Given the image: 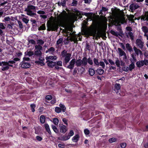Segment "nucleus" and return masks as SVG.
<instances>
[{"instance_id":"1","label":"nucleus","mask_w":148,"mask_h":148,"mask_svg":"<svg viewBox=\"0 0 148 148\" xmlns=\"http://www.w3.org/2000/svg\"><path fill=\"white\" fill-rule=\"evenodd\" d=\"M34 56L36 57H40L42 56V51L43 47L40 45H35L34 46Z\"/></svg>"},{"instance_id":"2","label":"nucleus","mask_w":148,"mask_h":148,"mask_svg":"<svg viewBox=\"0 0 148 148\" xmlns=\"http://www.w3.org/2000/svg\"><path fill=\"white\" fill-rule=\"evenodd\" d=\"M84 33L85 35L87 37H89V36H94L97 34V30L96 29L92 28L86 30Z\"/></svg>"},{"instance_id":"3","label":"nucleus","mask_w":148,"mask_h":148,"mask_svg":"<svg viewBox=\"0 0 148 148\" xmlns=\"http://www.w3.org/2000/svg\"><path fill=\"white\" fill-rule=\"evenodd\" d=\"M48 31H55L57 30L58 28V24L55 22H53L49 23L47 25Z\"/></svg>"},{"instance_id":"4","label":"nucleus","mask_w":148,"mask_h":148,"mask_svg":"<svg viewBox=\"0 0 148 148\" xmlns=\"http://www.w3.org/2000/svg\"><path fill=\"white\" fill-rule=\"evenodd\" d=\"M136 44L140 49H142L144 48V42L142 39H137L136 40Z\"/></svg>"},{"instance_id":"5","label":"nucleus","mask_w":148,"mask_h":148,"mask_svg":"<svg viewBox=\"0 0 148 148\" xmlns=\"http://www.w3.org/2000/svg\"><path fill=\"white\" fill-rule=\"evenodd\" d=\"M118 10L119 11V13H121V15H120L121 16H119L118 18V21L120 23L123 24L125 22V18H124V15L123 10Z\"/></svg>"},{"instance_id":"6","label":"nucleus","mask_w":148,"mask_h":148,"mask_svg":"<svg viewBox=\"0 0 148 148\" xmlns=\"http://www.w3.org/2000/svg\"><path fill=\"white\" fill-rule=\"evenodd\" d=\"M57 15L60 19H62L66 18L68 17V14L64 10L62 11V12L60 13L59 14H57Z\"/></svg>"},{"instance_id":"7","label":"nucleus","mask_w":148,"mask_h":148,"mask_svg":"<svg viewBox=\"0 0 148 148\" xmlns=\"http://www.w3.org/2000/svg\"><path fill=\"white\" fill-rule=\"evenodd\" d=\"M2 67L1 70L3 71H5L8 70L9 69V66L12 67V65L9 64L7 62H2Z\"/></svg>"},{"instance_id":"8","label":"nucleus","mask_w":148,"mask_h":148,"mask_svg":"<svg viewBox=\"0 0 148 148\" xmlns=\"http://www.w3.org/2000/svg\"><path fill=\"white\" fill-rule=\"evenodd\" d=\"M75 65L77 67H80L82 66H85L84 58H83L82 60L80 59L77 60H75Z\"/></svg>"},{"instance_id":"9","label":"nucleus","mask_w":148,"mask_h":148,"mask_svg":"<svg viewBox=\"0 0 148 148\" xmlns=\"http://www.w3.org/2000/svg\"><path fill=\"white\" fill-rule=\"evenodd\" d=\"M31 66L30 63L24 61L21 62L19 64V66L22 68L27 69L29 68Z\"/></svg>"},{"instance_id":"10","label":"nucleus","mask_w":148,"mask_h":148,"mask_svg":"<svg viewBox=\"0 0 148 148\" xmlns=\"http://www.w3.org/2000/svg\"><path fill=\"white\" fill-rule=\"evenodd\" d=\"M121 88V85L117 83L115 84L114 88L113 90L114 91L116 94H118L120 91V88Z\"/></svg>"},{"instance_id":"11","label":"nucleus","mask_w":148,"mask_h":148,"mask_svg":"<svg viewBox=\"0 0 148 148\" xmlns=\"http://www.w3.org/2000/svg\"><path fill=\"white\" fill-rule=\"evenodd\" d=\"M84 62L85 66H86L88 63L90 65H92L93 64V62L92 59L90 57H89L88 59L86 57H84Z\"/></svg>"},{"instance_id":"12","label":"nucleus","mask_w":148,"mask_h":148,"mask_svg":"<svg viewBox=\"0 0 148 148\" xmlns=\"http://www.w3.org/2000/svg\"><path fill=\"white\" fill-rule=\"evenodd\" d=\"M75 64V59H73L69 62V64L68 65L67 68L70 69H73Z\"/></svg>"},{"instance_id":"13","label":"nucleus","mask_w":148,"mask_h":148,"mask_svg":"<svg viewBox=\"0 0 148 148\" xmlns=\"http://www.w3.org/2000/svg\"><path fill=\"white\" fill-rule=\"evenodd\" d=\"M59 127L60 132L65 133L67 131L66 127L62 124H59Z\"/></svg>"},{"instance_id":"14","label":"nucleus","mask_w":148,"mask_h":148,"mask_svg":"<svg viewBox=\"0 0 148 148\" xmlns=\"http://www.w3.org/2000/svg\"><path fill=\"white\" fill-rule=\"evenodd\" d=\"M71 56V54L68 53L67 55L65 56L64 58V61H63V64L64 63L65 64H67L70 61V58Z\"/></svg>"},{"instance_id":"15","label":"nucleus","mask_w":148,"mask_h":148,"mask_svg":"<svg viewBox=\"0 0 148 148\" xmlns=\"http://www.w3.org/2000/svg\"><path fill=\"white\" fill-rule=\"evenodd\" d=\"M133 49L135 52V54L137 56H138L139 54H140V55H143V53L142 52L136 47L134 46L133 47Z\"/></svg>"},{"instance_id":"16","label":"nucleus","mask_w":148,"mask_h":148,"mask_svg":"<svg viewBox=\"0 0 148 148\" xmlns=\"http://www.w3.org/2000/svg\"><path fill=\"white\" fill-rule=\"evenodd\" d=\"M139 7V5L136 3L131 4L130 6V9H137Z\"/></svg>"},{"instance_id":"17","label":"nucleus","mask_w":148,"mask_h":148,"mask_svg":"<svg viewBox=\"0 0 148 148\" xmlns=\"http://www.w3.org/2000/svg\"><path fill=\"white\" fill-rule=\"evenodd\" d=\"M63 39L62 38H60L57 41L56 47H59V46H62L63 44Z\"/></svg>"},{"instance_id":"18","label":"nucleus","mask_w":148,"mask_h":148,"mask_svg":"<svg viewBox=\"0 0 148 148\" xmlns=\"http://www.w3.org/2000/svg\"><path fill=\"white\" fill-rule=\"evenodd\" d=\"M47 64L48 66L52 68L56 66V62L51 61L47 60Z\"/></svg>"},{"instance_id":"19","label":"nucleus","mask_w":148,"mask_h":148,"mask_svg":"<svg viewBox=\"0 0 148 148\" xmlns=\"http://www.w3.org/2000/svg\"><path fill=\"white\" fill-rule=\"evenodd\" d=\"M143 62V60L138 61L136 62V65L138 67L140 68L144 65Z\"/></svg>"},{"instance_id":"20","label":"nucleus","mask_w":148,"mask_h":148,"mask_svg":"<svg viewBox=\"0 0 148 148\" xmlns=\"http://www.w3.org/2000/svg\"><path fill=\"white\" fill-rule=\"evenodd\" d=\"M117 50L120 56H122L126 53L122 49L120 48H118Z\"/></svg>"},{"instance_id":"21","label":"nucleus","mask_w":148,"mask_h":148,"mask_svg":"<svg viewBox=\"0 0 148 148\" xmlns=\"http://www.w3.org/2000/svg\"><path fill=\"white\" fill-rule=\"evenodd\" d=\"M125 47L127 50L130 52L133 51L131 45L129 43H127L125 45Z\"/></svg>"},{"instance_id":"22","label":"nucleus","mask_w":148,"mask_h":148,"mask_svg":"<svg viewBox=\"0 0 148 148\" xmlns=\"http://www.w3.org/2000/svg\"><path fill=\"white\" fill-rule=\"evenodd\" d=\"M96 72L97 74L99 75H102L104 73V71L103 69H100V67H99V69H98L96 70Z\"/></svg>"},{"instance_id":"23","label":"nucleus","mask_w":148,"mask_h":148,"mask_svg":"<svg viewBox=\"0 0 148 148\" xmlns=\"http://www.w3.org/2000/svg\"><path fill=\"white\" fill-rule=\"evenodd\" d=\"M44 125L47 131L49 134H51V132L48 124L47 123H45Z\"/></svg>"},{"instance_id":"24","label":"nucleus","mask_w":148,"mask_h":148,"mask_svg":"<svg viewBox=\"0 0 148 148\" xmlns=\"http://www.w3.org/2000/svg\"><path fill=\"white\" fill-rule=\"evenodd\" d=\"M25 11H26L27 15L31 16H33L36 14L35 13L32 12L31 10H25Z\"/></svg>"},{"instance_id":"25","label":"nucleus","mask_w":148,"mask_h":148,"mask_svg":"<svg viewBox=\"0 0 148 148\" xmlns=\"http://www.w3.org/2000/svg\"><path fill=\"white\" fill-rule=\"evenodd\" d=\"M93 61L94 65L99 67V62L98 59L96 58H94L93 59Z\"/></svg>"},{"instance_id":"26","label":"nucleus","mask_w":148,"mask_h":148,"mask_svg":"<svg viewBox=\"0 0 148 148\" xmlns=\"http://www.w3.org/2000/svg\"><path fill=\"white\" fill-rule=\"evenodd\" d=\"M79 135L77 134L73 137L72 140L74 142H77L79 139Z\"/></svg>"},{"instance_id":"27","label":"nucleus","mask_w":148,"mask_h":148,"mask_svg":"<svg viewBox=\"0 0 148 148\" xmlns=\"http://www.w3.org/2000/svg\"><path fill=\"white\" fill-rule=\"evenodd\" d=\"M88 72L90 75L93 76L95 74V71L92 68H89L88 69Z\"/></svg>"},{"instance_id":"28","label":"nucleus","mask_w":148,"mask_h":148,"mask_svg":"<svg viewBox=\"0 0 148 148\" xmlns=\"http://www.w3.org/2000/svg\"><path fill=\"white\" fill-rule=\"evenodd\" d=\"M37 45H42L44 43V42L42 40L38 39L37 41Z\"/></svg>"},{"instance_id":"29","label":"nucleus","mask_w":148,"mask_h":148,"mask_svg":"<svg viewBox=\"0 0 148 148\" xmlns=\"http://www.w3.org/2000/svg\"><path fill=\"white\" fill-rule=\"evenodd\" d=\"M59 106H60V108L61 109V111L62 110L63 112H65L66 108L64 105L60 103L59 104Z\"/></svg>"},{"instance_id":"30","label":"nucleus","mask_w":148,"mask_h":148,"mask_svg":"<svg viewBox=\"0 0 148 148\" xmlns=\"http://www.w3.org/2000/svg\"><path fill=\"white\" fill-rule=\"evenodd\" d=\"M47 60L48 59H50L53 60H55L57 59V57L56 56H49L47 57L46 58Z\"/></svg>"},{"instance_id":"31","label":"nucleus","mask_w":148,"mask_h":148,"mask_svg":"<svg viewBox=\"0 0 148 148\" xmlns=\"http://www.w3.org/2000/svg\"><path fill=\"white\" fill-rule=\"evenodd\" d=\"M135 67L134 62H132L131 64L130 65L129 67L130 69V71H132L135 68Z\"/></svg>"},{"instance_id":"32","label":"nucleus","mask_w":148,"mask_h":148,"mask_svg":"<svg viewBox=\"0 0 148 148\" xmlns=\"http://www.w3.org/2000/svg\"><path fill=\"white\" fill-rule=\"evenodd\" d=\"M69 136L68 135L63 136L61 137V140H66L69 139L70 138Z\"/></svg>"},{"instance_id":"33","label":"nucleus","mask_w":148,"mask_h":148,"mask_svg":"<svg viewBox=\"0 0 148 148\" xmlns=\"http://www.w3.org/2000/svg\"><path fill=\"white\" fill-rule=\"evenodd\" d=\"M85 71V69L83 67H82L78 71V73L79 75H81Z\"/></svg>"},{"instance_id":"34","label":"nucleus","mask_w":148,"mask_h":148,"mask_svg":"<svg viewBox=\"0 0 148 148\" xmlns=\"http://www.w3.org/2000/svg\"><path fill=\"white\" fill-rule=\"evenodd\" d=\"M68 53H67V51L65 50H63L62 51L61 53V55L63 58L65 56L67 55Z\"/></svg>"},{"instance_id":"35","label":"nucleus","mask_w":148,"mask_h":148,"mask_svg":"<svg viewBox=\"0 0 148 148\" xmlns=\"http://www.w3.org/2000/svg\"><path fill=\"white\" fill-rule=\"evenodd\" d=\"M40 121L42 123H44L45 121V116L43 115H41L40 117Z\"/></svg>"},{"instance_id":"36","label":"nucleus","mask_w":148,"mask_h":148,"mask_svg":"<svg viewBox=\"0 0 148 148\" xmlns=\"http://www.w3.org/2000/svg\"><path fill=\"white\" fill-rule=\"evenodd\" d=\"M53 123L56 125H57L59 121L58 119L56 118H54L53 119Z\"/></svg>"},{"instance_id":"37","label":"nucleus","mask_w":148,"mask_h":148,"mask_svg":"<svg viewBox=\"0 0 148 148\" xmlns=\"http://www.w3.org/2000/svg\"><path fill=\"white\" fill-rule=\"evenodd\" d=\"M41 56L38 57H39V60L40 61V63L41 64V66H44L45 65V64L43 62L45 60V59Z\"/></svg>"},{"instance_id":"38","label":"nucleus","mask_w":148,"mask_h":148,"mask_svg":"<svg viewBox=\"0 0 148 148\" xmlns=\"http://www.w3.org/2000/svg\"><path fill=\"white\" fill-rule=\"evenodd\" d=\"M143 31L144 33H147L148 32V28L146 26H143L142 27Z\"/></svg>"},{"instance_id":"39","label":"nucleus","mask_w":148,"mask_h":148,"mask_svg":"<svg viewBox=\"0 0 148 148\" xmlns=\"http://www.w3.org/2000/svg\"><path fill=\"white\" fill-rule=\"evenodd\" d=\"M51 127L54 131L56 133H58V130L57 127L53 125H51Z\"/></svg>"},{"instance_id":"40","label":"nucleus","mask_w":148,"mask_h":148,"mask_svg":"<svg viewBox=\"0 0 148 148\" xmlns=\"http://www.w3.org/2000/svg\"><path fill=\"white\" fill-rule=\"evenodd\" d=\"M70 40L71 41H73L75 43H77V38H76L75 36L73 37L72 38H70Z\"/></svg>"},{"instance_id":"41","label":"nucleus","mask_w":148,"mask_h":148,"mask_svg":"<svg viewBox=\"0 0 148 148\" xmlns=\"http://www.w3.org/2000/svg\"><path fill=\"white\" fill-rule=\"evenodd\" d=\"M55 112L58 113H60L61 111V109L58 107H56L55 108Z\"/></svg>"},{"instance_id":"42","label":"nucleus","mask_w":148,"mask_h":148,"mask_svg":"<svg viewBox=\"0 0 148 148\" xmlns=\"http://www.w3.org/2000/svg\"><path fill=\"white\" fill-rule=\"evenodd\" d=\"M127 35H129L132 40H133L134 39V36L133 33L131 32H129L127 33Z\"/></svg>"},{"instance_id":"43","label":"nucleus","mask_w":148,"mask_h":148,"mask_svg":"<svg viewBox=\"0 0 148 148\" xmlns=\"http://www.w3.org/2000/svg\"><path fill=\"white\" fill-rule=\"evenodd\" d=\"M99 66H101L103 69H104L105 67V65L104 62L103 61H100L99 62Z\"/></svg>"},{"instance_id":"44","label":"nucleus","mask_w":148,"mask_h":148,"mask_svg":"<svg viewBox=\"0 0 148 148\" xmlns=\"http://www.w3.org/2000/svg\"><path fill=\"white\" fill-rule=\"evenodd\" d=\"M55 49L53 47H51L48 50V52H50L51 53H53L55 51Z\"/></svg>"},{"instance_id":"45","label":"nucleus","mask_w":148,"mask_h":148,"mask_svg":"<svg viewBox=\"0 0 148 148\" xmlns=\"http://www.w3.org/2000/svg\"><path fill=\"white\" fill-rule=\"evenodd\" d=\"M30 107L32 112H34L35 111L34 108L36 107V105L34 104H31L30 105Z\"/></svg>"},{"instance_id":"46","label":"nucleus","mask_w":148,"mask_h":148,"mask_svg":"<svg viewBox=\"0 0 148 148\" xmlns=\"http://www.w3.org/2000/svg\"><path fill=\"white\" fill-rule=\"evenodd\" d=\"M46 29V27L45 25L44 24L42 25L39 27L38 28V30H45Z\"/></svg>"},{"instance_id":"47","label":"nucleus","mask_w":148,"mask_h":148,"mask_svg":"<svg viewBox=\"0 0 148 148\" xmlns=\"http://www.w3.org/2000/svg\"><path fill=\"white\" fill-rule=\"evenodd\" d=\"M132 60L134 62H136V55L135 54H134V53H133L131 55Z\"/></svg>"},{"instance_id":"48","label":"nucleus","mask_w":148,"mask_h":148,"mask_svg":"<svg viewBox=\"0 0 148 148\" xmlns=\"http://www.w3.org/2000/svg\"><path fill=\"white\" fill-rule=\"evenodd\" d=\"M22 20L26 24H27L29 21V20L28 19L25 17H23L22 18Z\"/></svg>"},{"instance_id":"49","label":"nucleus","mask_w":148,"mask_h":148,"mask_svg":"<svg viewBox=\"0 0 148 148\" xmlns=\"http://www.w3.org/2000/svg\"><path fill=\"white\" fill-rule=\"evenodd\" d=\"M116 139L115 138H112L109 139L108 140L109 142L110 143H112L116 141Z\"/></svg>"},{"instance_id":"50","label":"nucleus","mask_w":148,"mask_h":148,"mask_svg":"<svg viewBox=\"0 0 148 148\" xmlns=\"http://www.w3.org/2000/svg\"><path fill=\"white\" fill-rule=\"evenodd\" d=\"M25 9H36V8L35 6L30 5H29L27 6V8H26Z\"/></svg>"},{"instance_id":"51","label":"nucleus","mask_w":148,"mask_h":148,"mask_svg":"<svg viewBox=\"0 0 148 148\" xmlns=\"http://www.w3.org/2000/svg\"><path fill=\"white\" fill-rule=\"evenodd\" d=\"M34 54V53L32 51H28L27 52L26 55L29 56H31Z\"/></svg>"},{"instance_id":"52","label":"nucleus","mask_w":148,"mask_h":148,"mask_svg":"<svg viewBox=\"0 0 148 148\" xmlns=\"http://www.w3.org/2000/svg\"><path fill=\"white\" fill-rule=\"evenodd\" d=\"M145 16L142 19L143 20H148V12H146L145 14Z\"/></svg>"},{"instance_id":"53","label":"nucleus","mask_w":148,"mask_h":148,"mask_svg":"<svg viewBox=\"0 0 148 148\" xmlns=\"http://www.w3.org/2000/svg\"><path fill=\"white\" fill-rule=\"evenodd\" d=\"M120 62L119 60L117 59L116 60L115 64L118 67H119L120 66Z\"/></svg>"},{"instance_id":"54","label":"nucleus","mask_w":148,"mask_h":148,"mask_svg":"<svg viewBox=\"0 0 148 148\" xmlns=\"http://www.w3.org/2000/svg\"><path fill=\"white\" fill-rule=\"evenodd\" d=\"M46 99L49 101L52 99V97L51 95H47L45 97Z\"/></svg>"},{"instance_id":"55","label":"nucleus","mask_w":148,"mask_h":148,"mask_svg":"<svg viewBox=\"0 0 148 148\" xmlns=\"http://www.w3.org/2000/svg\"><path fill=\"white\" fill-rule=\"evenodd\" d=\"M122 69L123 71L125 72H127L130 70V69L129 68V67L128 66L124 67Z\"/></svg>"},{"instance_id":"56","label":"nucleus","mask_w":148,"mask_h":148,"mask_svg":"<svg viewBox=\"0 0 148 148\" xmlns=\"http://www.w3.org/2000/svg\"><path fill=\"white\" fill-rule=\"evenodd\" d=\"M73 2L72 3V5L73 6H76L77 4V1L76 0H72Z\"/></svg>"},{"instance_id":"57","label":"nucleus","mask_w":148,"mask_h":148,"mask_svg":"<svg viewBox=\"0 0 148 148\" xmlns=\"http://www.w3.org/2000/svg\"><path fill=\"white\" fill-rule=\"evenodd\" d=\"M68 0H64L61 2V4H62V6L63 7H65L66 6V1Z\"/></svg>"},{"instance_id":"58","label":"nucleus","mask_w":148,"mask_h":148,"mask_svg":"<svg viewBox=\"0 0 148 148\" xmlns=\"http://www.w3.org/2000/svg\"><path fill=\"white\" fill-rule=\"evenodd\" d=\"M84 133L86 135H88L90 133V131L89 130L87 129H86L84 130Z\"/></svg>"},{"instance_id":"59","label":"nucleus","mask_w":148,"mask_h":148,"mask_svg":"<svg viewBox=\"0 0 148 148\" xmlns=\"http://www.w3.org/2000/svg\"><path fill=\"white\" fill-rule=\"evenodd\" d=\"M18 23L19 28H22L23 27V26L21 22L20 21H18Z\"/></svg>"},{"instance_id":"60","label":"nucleus","mask_w":148,"mask_h":148,"mask_svg":"<svg viewBox=\"0 0 148 148\" xmlns=\"http://www.w3.org/2000/svg\"><path fill=\"white\" fill-rule=\"evenodd\" d=\"M29 43L32 44H35L36 42L33 39L29 40H28Z\"/></svg>"},{"instance_id":"61","label":"nucleus","mask_w":148,"mask_h":148,"mask_svg":"<svg viewBox=\"0 0 148 148\" xmlns=\"http://www.w3.org/2000/svg\"><path fill=\"white\" fill-rule=\"evenodd\" d=\"M119 44L123 50H125V46L123 43L121 42L119 43Z\"/></svg>"},{"instance_id":"62","label":"nucleus","mask_w":148,"mask_h":148,"mask_svg":"<svg viewBox=\"0 0 148 148\" xmlns=\"http://www.w3.org/2000/svg\"><path fill=\"white\" fill-rule=\"evenodd\" d=\"M74 134V133L73 131V130H71L70 131V132L69 133L68 135L70 137L71 136H72Z\"/></svg>"},{"instance_id":"63","label":"nucleus","mask_w":148,"mask_h":148,"mask_svg":"<svg viewBox=\"0 0 148 148\" xmlns=\"http://www.w3.org/2000/svg\"><path fill=\"white\" fill-rule=\"evenodd\" d=\"M52 100L50 101V103L52 104H53L55 103L56 102V100L55 98H52Z\"/></svg>"},{"instance_id":"64","label":"nucleus","mask_w":148,"mask_h":148,"mask_svg":"<svg viewBox=\"0 0 148 148\" xmlns=\"http://www.w3.org/2000/svg\"><path fill=\"white\" fill-rule=\"evenodd\" d=\"M126 145V144L125 143H122L121 144V147L122 148H124Z\"/></svg>"}]
</instances>
